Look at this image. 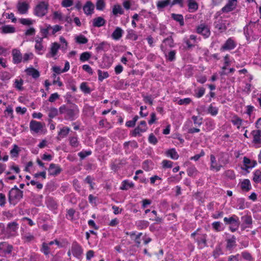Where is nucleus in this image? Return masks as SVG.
<instances>
[{
    "label": "nucleus",
    "instance_id": "nucleus-60",
    "mask_svg": "<svg viewBox=\"0 0 261 261\" xmlns=\"http://www.w3.org/2000/svg\"><path fill=\"white\" fill-rule=\"evenodd\" d=\"M243 163L246 169L252 168L255 165L254 164L251 165L250 160L246 156L244 157Z\"/></svg>",
    "mask_w": 261,
    "mask_h": 261
},
{
    "label": "nucleus",
    "instance_id": "nucleus-37",
    "mask_svg": "<svg viewBox=\"0 0 261 261\" xmlns=\"http://www.w3.org/2000/svg\"><path fill=\"white\" fill-rule=\"evenodd\" d=\"M149 222L147 220H139L136 221V225L139 229H143L146 228L149 226Z\"/></svg>",
    "mask_w": 261,
    "mask_h": 261
},
{
    "label": "nucleus",
    "instance_id": "nucleus-54",
    "mask_svg": "<svg viewBox=\"0 0 261 261\" xmlns=\"http://www.w3.org/2000/svg\"><path fill=\"white\" fill-rule=\"evenodd\" d=\"M76 42L79 44H86L88 42V39L84 35H80L75 38Z\"/></svg>",
    "mask_w": 261,
    "mask_h": 261
},
{
    "label": "nucleus",
    "instance_id": "nucleus-53",
    "mask_svg": "<svg viewBox=\"0 0 261 261\" xmlns=\"http://www.w3.org/2000/svg\"><path fill=\"white\" fill-rule=\"evenodd\" d=\"M98 80L102 82L104 79L109 77V74L107 71L102 72L101 70H98Z\"/></svg>",
    "mask_w": 261,
    "mask_h": 261
},
{
    "label": "nucleus",
    "instance_id": "nucleus-39",
    "mask_svg": "<svg viewBox=\"0 0 261 261\" xmlns=\"http://www.w3.org/2000/svg\"><path fill=\"white\" fill-rule=\"evenodd\" d=\"M50 246L51 245H49V243H46L45 242H43L42 244L41 247L40 248L41 252L46 256L48 255L50 253Z\"/></svg>",
    "mask_w": 261,
    "mask_h": 261
},
{
    "label": "nucleus",
    "instance_id": "nucleus-24",
    "mask_svg": "<svg viewBox=\"0 0 261 261\" xmlns=\"http://www.w3.org/2000/svg\"><path fill=\"white\" fill-rule=\"evenodd\" d=\"M106 23V20L100 16L95 18L92 20V25L94 27L99 28L104 26Z\"/></svg>",
    "mask_w": 261,
    "mask_h": 261
},
{
    "label": "nucleus",
    "instance_id": "nucleus-64",
    "mask_svg": "<svg viewBox=\"0 0 261 261\" xmlns=\"http://www.w3.org/2000/svg\"><path fill=\"white\" fill-rule=\"evenodd\" d=\"M148 142L149 143L156 145L158 142V140L156 137L152 134H150L148 137Z\"/></svg>",
    "mask_w": 261,
    "mask_h": 261
},
{
    "label": "nucleus",
    "instance_id": "nucleus-63",
    "mask_svg": "<svg viewBox=\"0 0 261 261\" xmlns=\"http://www.w3.org/2000/svg\"><path fill=\"white\" fill-rule=\"evenodd\" d=\"M223 252L222 249L220 246H217L215 249L213 251V256L215 258L218 257L221 254H222Z\"/></svg>",
    "mask_w": 261,
    "mask_h": 261
},
{
    "label": "nucleus",
    "instance_id": "nucleus-26",
    "mask_svg": "<svg viewBox=\"0 0 261 261\" xmlns=\"http://www.w3.org/2000/svg\"><path fill=\"white\" fill-rule=\"evenodd\" d=\"M188 6L189 11L193 13L195 12L198 8V5L195 0H188Z\"/></svg>",
    "mask_w": 261,
    "mask_h": 261
},
{
    "label": "nucleus",
    "instance_id": "nucleus-5",
    "mask_svg": "<svg viewBox=\"0 0 261 261\" xmlns=\"http://www.w3.org/2000/svg\"><path fill=\"white\" fill-rule=\"evenodd\" d=\"M197 36L194 35H191L189 37H185L183 39L184 47L186 49L188 50L195 47L196 43H197Z\"/></svg>",
    "mask_w": 261,
    "mask_h": 261
},
{
    "label": "nucleus",
    "instance_id": "nucleus-38",
    "mask_svg": "<svg viewBox=\"0 0 261 261\" xmlns=\"http://www.w3.org/2000/svg\"><path fill=\"white\" fill-rule=\"evenodd\" d=\"M2 32L4 34L13 33L15 31V29L10 25H5L1 28Z\"/></svg>",
    "mask_w": 261,
    "mask_h": 261
},
{
    "label": "nucleus",
    "instance_id": "nucleus-20",
    "mask_svg": "<svg viewBox=\"0 0 261 261\" xmlns=\"http://www.w3.org/2000/svg\"><path fill=\"white\" fill-rule=\"evenodd\" d=\"M237 239L234 236H232L230 238L227 239L226 248L229 251H232L237 246Z\"/></svg>",
    "mask_w": 261,
    "mask_h": 261
},
{
    "label": "nucleus",
    "instance_id": "nucleus-12",
    "mask_svg": "<svg viewBox=\"0 0 261 261\" xmlns=\"http://www.w3.org/2000/svg\"><path fill=\"white\" fill-rule=\"evenodd\" d=\"M222 167V165L217 163L215 156L214 154H211L210 166V170L213 171L218 172L221 170Z\"/></svg>",
    "mask_w": 261,
    "mask_h": 261
},
{
    "label": "nucleus",
    "instance_id": "nucleus-40",
    "mask_svg": "<svg viewBox=\"0 0 261 261\" xmlns=\"http://www.w3.org/2000/svg\"><path fill=\"white\" fill-rule=\"evenodd\" d=\"M187 174L191 177H195L198 173V171L194 166H191L187 169Z\"/></svg>",
    "mask_w": 261,
    "mask_h": 261
},
{
    "label": "nucleus",
    "instance_id": "nucleus-16",
    "mask_svg": "<svg viewBox=\"0 0 261 261\" xmlns=\"http://www.w3.org/2000/svg\"><path fill=\"white\" fill-rule=\"evenodd\" d=\"M62 169L58 164L51 163L49 165L48 171L50 175L56 176L59 175L62 171Z\"/></svg>",
    "mask_w": 261,
    "mask_h": 261
},
{
    "label": "nucleus",
    "instance_id": "nucleus-21",
    "mask_svg": "<svg viewBox=\"0 0 261 261\" xmlns=\"http://www.w3.org/2000/svg\"><path fill=\"white\" fill-rule=\"evenodd\" d=\"M206 238L207 235L206 234H203L200 237H198L196 239H195V242L197 243L200 248H203V247L207 246Z\"/></svg>",
    "mask_w": 261,
    "mask_h": 261
},
{
    "label": "nucleus",
    "instance_id": "nucleus-36",
    "mask_svg": "<svg viewBox=\"0 0 261 261\" xmlns=\"http://www.w3.org/2000/svg\"><path fill=\"white\" fill-rule=\"evenodd\" d=\"M70 131V128L67 126H64L61 128L58 132V135L59 137L64 138L68 135Z\"/></svg>",
    "mask_w": 261,
    "mask_h": 261
},
{
    "label": "nucleus",
    "instance_id": "nucleus-29",
    "mask_svg": "<svg viewBox=\"0 0 261 261\" xmlns=\"http://www.w3.org/2000/svg\"><path fill=\"white\" fill-rule=\"evenodd\" d=\"M224 221L226 224L230 225L240 222L239 218L234 215L229 218L225 217L224 218Z\"/></svg>",
    "mask_w": 261,
    "mask_h": 261
},
{
    "label": "nucleus",
    "instance_id": "nucleus-50",
    "mask_svg": "<svg viewBox=\"0 0 261 261\" xmlns=\"http://www.w3.org/2000/svg\"><path fill=\"white\" fill-rule=\"evenodd\" d=\"M47 206L51 210H56L58 207L56 201L51 198H49L47 200Z\"/></svg>",
    "mask_w": 261,
    "mask_h": 261
},
{
    "label": "nucleus",
    "instance_id": "nucleus-33",
    "mask_svg": "<svg viewBox=\"0 0 261 261\" xmlns=\"http://www.w3.org/2000/svg\"><path fill=\"white\" fill-rule=\"evenodd\" d=\"M47 110L49 111L48 116L50 118V119L49 120V122H50L52 121L51 119L55 118L56 116H57L58 115L59 111L58 110L54 107L51 108H47Z\"/></svg>",
    "mask_w": 261,
    "mask_h": 261
},
{
    "label": "nucleus",
    "instance_id": "nucleus-2",
    "mask_svg": "<svg viewBox=\"0 0 261 261\" xmlns=\"http://www.w3.org/2000/svg\"><path fill=\"white\" fill-rule=\"evenodd\" d=\"M23 197V191L19 189L16 186H15L9 192L8 199L10 203L13 201L16 202L20 201Z\"/></svg>",
    "mask_w": 261,
    "mask_h": 261
},
{
    "label": "nucleus",
    "instance_id": "nucleus-35",
    "mask_svg": "<svg viewBox=\"0 0 261 261\" xmlns=\"http://www.w3.org/2000/svg\"><path fill=\"white\" fill-rule=\"evenodd\" d=\"M231 122L234 125L237 126V128L239 129L242 124L243 120L237 115H234L232 117Z\"/></svg>",
    "mask_w": 261,
    "mask_h": 261
},
{
    "label": "nucleus",
    "instance_id": "nucleus-44",
    "mask_svg": "<svg viewBox=\"0 0 261 261\" xmlns=\"http://www.w3.org/2000/svg\"><path fill=\"white\" fill-rule=\"evenodd\" d=\"M35 49L36 52L39 55H43L45 50L42 43L37 42L35 45Z\"/></svg>",
    "mask_w": 261,
    "mask_h": 261
},
{
    "label": "nucleus",
    "instance_id": "nucleus-23",
    "mask_svg": "<svg viewBox=\"0 0 261 261\" xmlns=\"http://www.w3.org/2000/svg\"><path fill=\"white\" fill-rule=\"evenodd\" d=\"M253 136V142L255 144H259L261 143V130H253L251 132Z\"/></svg>",
    "mask_w": 261,
    "mask_h": 261
},
{
    "label": "nucleus",
    "instance_id": "nucleus-59",
    "mask_svg": "<svg viewBox=\"0 0 261 261\" xmlns=\"http://www.w3.org/2000/svg\"><path fill=\"white\" fill-rule=\"evenodd\" d=\"M138 119H139L138 116H137V115L135 116L133 118V120L127 121L126 122V123H125L126 126L128 127H133L135 126V125L136 124V122L138 120Z\"/></svg>",
    "mask_w": 261,
    "mask_h": 261
},
{
    "label": "nucleus",
    "instance_id": "nucleus-55",
    "mask_svg": "<svg viewBox=\"0 0 261 261\" xmlns=\"http://www.w3.org/2000/svg\"><path fill=\"white\" fill-rule=\"evenodd\" d=\"M11 77V74L7 71H2L0 72V79L2 81H8Z\"/></svg>",
    "mask_w": 261,
    "mask_h": 261
},
{
    "label": "nucleus",
    "instance_id": "nucleus-4",
    "mask_svg": "<svg viewBox=\"0 0 261 261\" xmlns=\"http://www.w3.org/2000/svg\"><path fill=\"white\" fill-rule=\"evenodd\" d=\"M196 32L202 36L204 38H208L211 34L210 28L204 23H201L196 27Z\"/></svg>",
    "mask_w": 261,
    "mask_h": 261
},
{
    "label": "nucleus",
    "instance_id": "nucleus-13",
    "mask_svg": "<svg viewBox=\"0 0 261 261\" xmlns=\"http://www.w3.org/2000/svg\"><path fill=\"white\" fill-rule=\"evenodd\" d=\"M237 46V43L232 38H229L221 47V50H229Z\"/></svg>",
    "mask_w": 261,
    "mask_h": 261
},
{
    "label": "nucleus",
    "instance_id": "nucleus-57",
    "mask_svg": "<svg viewBox=\"0 0 261 261\" xmlns=\"http://www.w3.org/2000/svg\"><path fill=\"white\" fill-rule=\"evenodd\" d=\"M192 119L193 121V123H194V125L196 127H199L202 124V118L198 117L197 116L194 115L192 117Z\"/></svg>",
    "mask_w": 261,
    "mask_h": 261
},
{
    "label": "nucleus",
    "instance_id": "nucleus-32",
    "mask_svg": "<svg viewBox=\"0 0 261 261\" xmlns=\"http://www.w3.org/2000/svg\"><path fill=\"white\" fill-rule=\"evenodd\" d=\"M169 5H171V0H163L158 2L156 7L159 10L161 11Z\"/></svg>",
    "mask_w": 261,
    "mask_h": 261
},
{
    "label": "nucleus",
    "instance_id": "nucleus-52",
    "mask_svg": "<svg viewBox=\"0 0 261 261\" xmlns=\"http://www.w3.org/2000/svg\"><path fill=\"white\" fill-rule=\"evenodd\" d=\"M138 35L136 34L135 32L133 30H129L127 31V35L126 38L127 39H132L133 40H137L138 39Z\"/></svg>",
    "mask_w": 261,
    "mask_h": 261
},
{
    "label": "nucleus",
    "instance_id": "nucleus-62",
    "mask_svg": "<svg viewBox=\"0 0 261 261\" xmlns=\"http://www.w3.org/2000/svg\"><path fill=\"white\" fill-rule=\"evenodd\" d=\"M80 89L85 93L89 94L91 92L90 88L87 86V83L85 82L81 83L80 85Z\"/></svg>",
    "mask_w": 261,
    "mask_h": 261
},
{
    "label": "nucleus",
    "instance_id": "nucleus-51",
    "mask_svg": "<svg viewBox=\"0 0 261 261\" xmlns=\"http://www.w3.org/2000/svg\"><path fill=\"white\" fill-rule=\"evenodd\" d=\"M91 57V53L88 51L84 52L81 54L80 60L81 62H84L88 61Z\"/></svg>",
    "mask_w": 261,
    "mask_h": 261
},
{
    "label": "nucleus",
    "instance_id": "nucleus-34",
    "mask_svg": "<svg viewBox=\"0 0 261 261\" xmlns=\"http://www.w3.org/2000/svg\"><path fill=\"white\" fill-rule=\"evenodd\" d=\"M21 238L25 243H30L34 240L35 237L30 232H25L21 234Z\"/></svg>",
    "mask_w": 261,
    "mask_h": 261
},
{
    "label": "nucleus",
    "instance_id": "nucleus-49",
    "mask_svg": "<svg viewBox=\"0 0 261 261\" xmlns=\"http://www.w3.org/2000/svg\"><path fill=\"white\" fill-rule=\"evenodd\" d=\"M123 10L120 5H114L113 8V13L114 15H117L118 14L122 15L123 14Z\"/></svg>",
    "mask_w": 261,
    "mask_h": 261
},
{
    "label": "nucleus",
    "instance_id": "nucleus-6",
    "mask_svg": "<svg viewBox=\"0 0 261 261\" xmlns=\"http://www.w3.org/2000/svg\"><path fill=\"white\" fill-rule=\"evenodd\" d=\"M160 48L163 52L166 61L169 62H173L176 60V51L175 50H170L169 51H167L166 47L163 44H161Z\"/></svg>",
    "mask_w": 261,
    "mask_h": 261
},
{
    "label": "nucleus",
    "instance_id": "nucleus-58",
    "mask_svg": "<svg viewBox=\"0 0 261 261\" xmlns=\"http://www.w3.org/2000/svg\"><path fill=\"white\" fill-rule=\"evenodd\" d=\"M106 4L104 0H97L96 8L98 10L102 11L104 9Z\"/></svg>",
    "mask_w": 261,
    "mask_h": 261
},
{
    "label": "nucleus",
    "instance_id": "nucleus-41",
    "mask_svg": "<svg viewBox=\"0 0 261 261\" xmlns=\"http://www.w3.org/2000/svg\"><path fill=\"white\" fill-rule=\"evenodd\" d=\"M18 224L16 221L10 222L7 225V228L11 232H15L18 229Z\"/></svg>",
    "mask_w": 261,
    "mask_h": 261
},
{
    "label": "nucleus",
    "instance_id": "nucleus-3",
    "mask_svg": "<svg viewBox=\"0 0 261 261\" xmlns=\"http://www.w3.org/2000/svg\"><path fill=\"white\" fill-rule=\"evenodd\" d=\"M48 5L44 2L39 3L34 9V14L38 17H42L47 13Z\"/></svg>",
    "mask_w": 261,
    "mask_h": 261
},
{
    "label": "nucleus",
    "instance_id": "nucleus-28",
    "mask_svg": "<svg viewBox=\"0 0 261 261\" xmlns=\"http://www.w3.org/2000/svg\"><path fill=\"white\" fill-rule=\"evenodd\" d=\"M241 188L243 191H249L251 189V186L250 182V180L248 179H244L240 183Z\"/></svg>",
    "mask_w": 261,
    "mask_h": 261
},
{
    "label": "nucleus",
    "instance_id": "nucleus-22",
    "mask_svg": "<svg viewBox=\"0 0 261 261\" xmlns=\"http://www.w3.org/2000/svg\"><path fill=\"white\" fill-rule=\"evenodd\" d=\"M94 6L90 1H88L83 7V11L86 15H91L93 13Z\"/></svg>",
    "mask_w": 261,
    "mask_h": 261
},
{
    "label": "nucleus",
    "instance_id": "nucleus-8",
    "mask_svg": "<svg viewBox=\"0 0 261 261\" xmlns=\"http://www.w3.org/2000/svg\"><path fill=\"white\" fill-rule=\"evenodd\" d=\"M44 124L41 122L32 120L30 123V128L32 132L38 134L42 132Z\"/></svg>",
    "mask_w": 261,
    "mask_h": 261
},
{
    "label": "nucleus",
    "instance_id": "nucleus-56",
    "mask_svg": "<svg viewBox=\"0 0 261 261\" xmlns=\"http://www.w3.org/2000/svg\"><path fill=\"white\" fill-rule=\"evenodd\" d=\"M224 175L229 179L232 180L236 178V174L232 170H227L224 173Z\"/></svg>",
    "mask_w": 261,
    "mask_h": 261
},
{
    "label": "nucleus",
    "instance_id": "nucleus-11",
    "mask_svg": "<svg viewBox=\"0 0 261 261\" xmlns=\"http://www.w3.org/2000/svg\"><path fill=\"white\" fill-rule=\"evenodd\" d=\"M227 21L223 19L221 17L218 18L214 22V27L217 29L220 32L222 33L225 32L227 30L226 26Z\"/></svg>",
    "mask_w": 261,
    "mask_h": 261
},
{
    "label": "nucleus",
    "instance_id": "nucleus-15",
    "mask_svg": "<svg viewBox=\"0 0 261 261\" xmlns=\"http://www.w3.org/2000/svg\"><path fill=\"white\" fill-rule=\"evenodd\" d=\"M237 5V0H228L226 5L221 9L222 12L228 13L233 11Z\"/></svg>",
    "mask_w": 261,
    "mask_h": 261
},
{
    "label": "nucleus",
    "instance_id": "nucleus-43",
    "mask_svg": "<svg viewBox=\"0 0 261 261\" xmlns=\"http://www.w3.org/2000/svg\"><path fill=\"white\" fill-rule=\"evenodd\" d=\"M129 145H130L133 148H137L138 147V144L137 142L136 141L133 140L131 141L125 142L123 143L124 149L127 150L128 149Z\"/></svg>",
    "mask_w": 261,
    "mask_h": 261
},
{
    "label": "nucleus",
    "instance_id": "nucleus-25",
    "mask_svg": "<svg viewBox=\"0 0 261 261\" xmlns=\"http://www.w3.org/2000/svg\"><path fill=\"white\" fill-rule=\"evenodd\" d=\"M123 33L122 29L117 27L112 34V38L115 40H118L122 37Z\"/></svg>",
    "mask_w": 261,
    "mask_h": 261
},
{
    "label": "nucleus",
    "instance_id": "nucleus-7",
    "mask_svg": "<svg viewBox=\"0 0 261 261\" xmlns=\"http://www.w3.org/2000/svg\"><path fill=\"white\" fill-rule=\"evenodd\" d=\"M13 247L7 242H3L0 243V256L5 257L8 254L12 253Z\"/></svg>",
    "mask_w": 261,
    "mask_h": 261
},
{
    "label": "nucleus",
    "instance_id": "nucleus-30",
    "mask_svg": "<svg viewBox=\"0 0 261 261\" xmlns=\"http://www.w3.org/2000/svg\"><path fill=\"white\" fill-rule=\"evenodd\" d=\"M171 18L175 21L178 22L180 26H183L185 24L184 17L181 14L172 13Z\"/></svg>",
    "mask_w": 261,
    "mask_h": 261
},
{
    "label": "nucleus",
    "instance_id": "nucleus-48",
    "mask_svg": "<svg viewBox=\"0 0 261 261\" xmlns=\"http://www.w3.org/2000/svg\"><path fill=\"white\" fill-rule=\"evenodd\" d=\"M23 84V80L21 79H15L14 83V87L19 91L23 90L22 85Z\"/></svg>",
    "mask_w": 261,
    "mask_h": 261
},
{
    "label": "nucleus",
    "instance_id": "nucleus-18",
    "mask_svg": "<svg viewBox=\"0 0 261 261\" xmlns=\"http://www.w3.org/2000/svg\"><path fill=\"white\" fill-rule=\"evenodd\" d=\"M60 45L57 42L51 44L50 51L46 55L47 58L54 57L57 54Z\"/></svg>",
    "mask_w": 261,
    "mask_h": 261
},
{
    "label": "nucleus",
    "instance_id": "nucleus-17",
    "mask_svg": "<svg viewBox=\"0 0 261 261\" xmlns=\"http://www.w3.org/2000/svg\"><path fill=\"white\" fill-rule=\"evenodd\" d=\"M17 8L19 13L24 14L28 12L29 5L27 2H19L17 5Z\"/></svg>",
    "mask_w": 261,
    "mask_h": 261
},
{
    "label": "nucleus",
    "instance_id": "nucleus-45",
    "mask_svg": "<svg viewBox=\"0 0 261 261\" xmlns=\"http://www.w3.org/2000/svg\"><path fill=\"white\" fill-rule=\"evenodd\" d=\"M166 154L173 160H177L179 157L177 152L174 148H172L167 150Z\"/></svg>",
    "mask_w": 261,
    "mask_h": 261
},
{
    "label": "nucleus",
    "instance_id": "nucleus-19",
    "mask_svg": "<svg viewBox=\"0 0 261 261\" xmlns=\"http://www.w3.org/2000/svg\"><path fill=\"white\" fill-rule=\"evenodd\" d=\"M68 140L69 141V145L73 148H77L80 145L78 136L75 133L73 136H70L68 137Z\"/></svg>",
    "mask_w": 261,
    "mask_h": 261
},
{
    "label": "nucleus",
    "instance_id": "nucleus-14",
    "mask_svg": "<svg viewBox=\"0 0 261 261\" xmlns=\"http://www.w3.org/2000/svg\"><path fill=\"white\" fill-rule=\"evenodd\" d=\"M12 61L14 64H18L22 61V55L20 50L14 48L12 50Z\"/></svg>",
    "mask_w": 261,
    "mask_h": 261
},
{
    "label": "nucleus",
    "instance_id": "nucleus-1",
    "mask_svg": "<svg viewBox=\"0 0 261 261\" xmlns=\"http://www.w3.org/2000/svg\"><path fill=\"white\" fill-rule=\"evenodd\" d=\"M59 112L64 115L65 120L73 121L78 117L79 109L77 106L74 103L63 105L59 108Z\"/></svg>",
    "mask_w": 261,
    "mask_h": 261
},
{
    "label": "nucleus",
    "instance_id": "nucleus-46",
    "mask_svg": "<svg viewBox=\"0 0 261 261\" xmlns=\"http://www.w3.org/2000/svg\"><path fill=\"white\" fill-rule=\"evenodd\" d=\"M161 44H163L165 47L168 46L170 47H173L174 46L173 39L172 37H169L164 39Z\"/></svg>",
    "mask_w": 261,
    "mask_h": 261
},
{
    "label": "nucleus",
    "instance_id": "nucleus-47",
    "mask_svg": "<svg viewBox=\"0 0 261 261\" xmlns=\"http://www.w3.org/2000/svg\"><path fill=\"white\" fill-rule=\"evenodd\" d=\"M253 181L256 183L261 184V170H256L253 172Z\"/></svg>",
    "mask_w": 261,
    "mask_h": 261
},
{
    "label": "nucleus",
    "instance_id": "nucleus-31",
    "mask_svg": "<svg viewBox=\"0 0 261 261\" xmlns=\"http://www.w3.org/2000/svg\"><path fill=\"white\" fill-rule=\"evenodd\" d=\"M134 187V184L132 181H129L128 180H124L121 183L120 189L122 190H127L129 188Z\"/></svg>",
    "mask_w": 261,
    "mask_h": 261
},
{
    "label": "nucleus",
    "instance_id": "nucleus-27",
    "mask_svg": "<svg viewBox=\"0 0 261 261\" xmlns=\"http://www.w3.org/2000/svg\"><path fill=\"white\" fill-rule=\"evenodd\" d=\"M25 72L28 75L32 76L34 79H37L40 76L39 72L33 67L26 69Z\"/></svg>",
    "mask_w": 261,
    "mask_h": 261
},
{
    "label": "nucleus",
    "instance_id": "nucleus-42",
    "mask_svg": "<svg viewBox=\"0 0 261 261\" xmlns=\"http://www.w3.org/2000/svg\"><path fill=\"white\" fill-rule=\"evenodd\" d=\"M109 48V44L106 42H102L99 43L96 48L97 51H106Z\"/></svg>",
    "mask_w": 261,
    "mask_h": 261
},
{
    "label": "nucleus",
    "instance_id": "nucleus-61",
    "mask_svg": "<svg viewBox=\"0 0 261 261\" xmlns=\"http://www.w3.org/2000/svg\"><path fill=\"white\" fill-rule=\"evenodd\" d=\"M92 151L91 150L82 151L78 153V155L80 156L81 160H84L86 156L91 155Z\"/></svg>",
    "mask_w": 261,
    "mask_h": 261
},
{
    "label": "nucleus",
    "instance_id": "nucleus-9",
    "mask_svg": "<svg viewBox=\"0 0 261 261\" xmlns=\"http://www.w3.org/2000/svg\"><path fill=\"white\" fill-rule=\"evenodd\" d=\"M71 252L74 257L80 258L83 253V249L80 244L74 242L71 246Z\"/></svg>",
    "mask_w": 261,
    "mask_h": 261
},
{
    "label": "nucleus",
    "instance_id": "nucleus-10",
    "mask_svg": "<svg viewBox=\"0 0 261 261\" xmlns=\"http://www.w3.org/2000/svg\"><path fill=\"white\" fill-rule=\"evenodd\" d=\"M147 129V126L145 121L143 120L140 122L139 125L135 128L132 132V136L136 137L140 135L141 133L145 132Z\"/></svg>",
    "mask_w": 261,
    "mask_h": 261
}]
</instances>
